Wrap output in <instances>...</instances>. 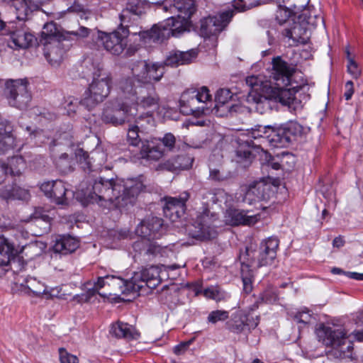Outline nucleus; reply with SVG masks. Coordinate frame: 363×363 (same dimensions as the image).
Wrapping results in <instances>:
<instances>
[{
    "mask_svg": "<svg viewBox=\"0 0 363 363\" xmlns=\"http://www.w3.org/2000/svg\"><path fill=\"white\" fill-rule=\"evenodd\" d=\"M174 4L166 1L160 9L171 13L177 12V17H168L165 22L154 25L150 30L139 31L144 43H161L171 35L178 37L191 26V17L196 11L194 0H173Z\"/></svg>",
    "mask_w": 363,
    "mask_h": 363,
    "instance_id": "obj_1",
    "label": "nucleus"
},
{
    "mask_svg": "<svg viewBox=\"0 0 363 363\" xmlns=\"http://www.w3.org/2000/svg\"><path fill=\"white\" fill-rule=\"evenodd\" d=\"M144 186L138 180L129 179L127 182L123 180L106 179L100 177L95 180L92 186V191L88 195L92 202L109 201L121 204V201L124 204L131 203L143 190Z\"/></svg>",
    "mask_w": 363,
    "mask_h": 363,
    "instance_id": "obj_2",
    "label": "nucleus"
},
{
    "mask_svg": "<svg viewBox=\"0 0 363 363\" xmlns=\"http://www.w3.org/2000/svg\"><path fill=\"white\" fill-rule=\"evenodd\" d=\"M294 72L295 68L281 57L273 58L270 77L276 86L272 89L270 96L284 105L290 106L295 100V94L308 88L306 82L298 84L295 81Z\"/></svg>",
    "mask_w": 363,
    "mask_h": 363,
    "instance_id": "obj_3",
    "label": "nucleus"
},
{
    "mask_svg": "<svg viewBox=\"0 0 363 363\" xmlns=\"http://www.w3.org/2000/svg\"><path fill=\"white\" fill-rule=\"evenodd\" d=\"M315 334L319 342L330 347L328 352L330 357L344 359L352 356L353 343L342 327L320 323L316 326Z\"/></svg>",
    "mask_w": 363,
    "mask_h": 363,
    "instance_id": "obj_4",
    "label": "nucleus"
},
{
    "mask_svg": "<svg viewBox=\"0 0 363 363\" xmlns=\"http://www.w3.org/2000/svg\"><path fill=\"white\" fill-rule=\"evenodd\" d=\"M143 118L147 120L149 123L152 121L150 116L140 115L135 118V125H130L127 133V142L131 149L129 151L132 153L130 160L136 162L140 159H146L151 160H158L164 155L162 148L156 145L154 141L147 140H143L140 138V128H143L141 121Z\"/></svg>",
    "mask_w": 363,
    "mask_h": 363,
    "instance_id": "obj_5",
    "label": "nucleus"
},
{
    "mask_svg": "<svg viewBox=\"0 0 363 363\" xmlns=\"http://www.w3.org/2000/svg\"><path fill=\"white\" fill-rule=\"evenodd\" d=\"M121 96L122 99L130 101L132 106H135L136 115L138 108L148 110L144 116L151 114L149 112L157 110L160 107V98L153 85L140 86L137 87L134 84V80L130 77L121 80Z\"/></svg>",
    "mask_w": 363,
    "mask_h": 363,
    "instance_id": "obj_6",
    "label": "nucleus"
},
{
    "mask_svg": "<svg viewBox=\"0 0 363 363\" xmlns=\"http://www.w3.org/2000/svg\"><path fill=\"white\" fill-rule=\"evenodd\" d=\"M223 192L217 193L207 191L203 199H206L204 203L202 212H199L194 223L187 225L186 231L189 236L199 240H207L216 238L217 233L214 227L211 226V222L214 215L211 214L208 209L210 203H216L218 201V196Z\"/></svg>",
    "mask_w": 363,
    "mask_h": 363,
    "instance_id": "obj_7",
    "label": "nucleus"
},
{
    "mask_svg": "<svg viewBox=\"0 0 363 363\" xmlns=\"http://www.w3.org/2000/svg\"><path fill=\"white\" fill-rule=\"evenodd\" d=\"M113 84V77L110 72L99 69L94 74L91 83L84 93V97L79 104L91 110L109 95Z\"/></svg>",
    "mask_w": 363,
    "mask_h": 363,
    "instance_id": "obj_8",
    "label": "nucleus"
},
{
    "mask_svg": "<svg viewBox=\"0 0 363 363\" xmlns=\"http://www.w3.org/2000/svg\"><path fill=\"white\" fill-rule=\"evenodd\" d=\"M121 82L118 85L117 96L108 101L102 113V120L115 125L130 122L135 118L136 109L130 101L122 99L121 94Z\"/></svg>",
    "mask_w": 363,
    "mask_h": 363,
    "instance_id": "obj_9",
    "label": "nucleus"
},
{
    "mask_svg": "<svg viewBox=\"0 0 363 363\" xmlns=\"http://www.w3.org/2000/svg\"><path fill=\"white\" fill-rule=\"evenodd\" d=\"M212 104L211 95L206 86L189 89L182 93L179 100L180 111L186 115L204 113L211 109Z\"/></svg>",
    "mask_w": 363,
    "mask_h": 363,
    "instance_id": "obj_10",
    "label": "nucleus"
},
{
    "mask_svg": "<svg viewBox=\"0 0 363 363\" xmlns=\"http://www.w3.org/2000/svg\"><path fill=\"white\" fill-rule=\"evenodd\" d=\"M131 73L133 77L130 78L133 79L134 82H137L146 86L152 85L162 78L164 66L162 63L140 60L132 65Z\"/></svg>",
    "mask_w": 363,
    "mask_h": 363,
    "instance_id": "obj_11",
    "label": "nucleus"
},
{
    "mask_svg": "<svg viewBox=\"0 0 363 363\" xmlns=\"http://www.w3.org/2000/svg\"><path fill=\"white\" fill-rule=\"evenodd\" d=\"M129 34L128 28L121 26L111 33L99 30L97 40L111 54L120 55L127 46V38Z\"/></svg>",
    "mask_w": 363,
    "mask_h": 363,
    "instance_id": "obj_12",
    "label": "nucleus"
},
{
    "mask_svg": "<svg viewBox=\"0 0 363 363\" xmlns=\"http://www.w3.org/2000/svg\"><path fill=\"white\" fill-rule=\"evenodd\" d=\"M279 244V241L277 238L271 237L261 242L258 250L246 247L242 252H247L250 260L254 259V267L259 269L273 264L277 257Z\"/></svg>",
    "mask_w": 363,
    "mask_h": 363,
    "instance_id": "obj_13",
    "label": "nucleus"
},
{
    "mask_svg": "<svg viewBox=\"0 0 363 363\" xmlns=\"http://www.w3.org/2000/svg\"><path fill=\"white\" fill-rule=\"evenodd\" d=\"M28 82L24 79H10L6 83L9 103L19 109L26 108L30 101L31 94L28 89Z\"/></svg>",
    "mask_w": 363,
    "mask_h": 363,
    "instance_id": "obj_14",
    "label": "nucleus"
},
{
    "mask_svg": "<svg viewBox=\"0 0 363 363\" xmlns=\"http://www.w3.org/2000/svg\"><path fill=\"white\" fill-rule=\"evenodd\" d=\"M259 127L256 125L248 133L249 138L259 139ZM262 150V143L257 144L251 139H248L239 145L236 150L237 162L243 164L244 167L249 165L255 156V152Z\"/></svg>",
    "mask_w": 363,
    "mask_h": 363,
    "instance_id": "obj_15",
    "label": "nucleus"
},
{
    "mask_svg": "<svg viewBox=\"0 0 363 363\" xmlns=\"http://www.w3.org/2000/svg\"><path fill=\"white\" fill-rule=\"evenodd\" d=\"M233 16V11L228 9L218 16H208L201 20V33L204 37L216 35L230 23Z\"/></svg>",
    "mask_w": 363,
    "mask_h": 363,
    "instance_id": "obj_16",
    "label": "nucleus"
},
{
    "mask_svg": "<svg viewBox=\"0 0 363 363\" xmlns=\"http://www.w3.org/2000/svg\"><path fill=\"white\" fill-rule=\"evenodd\" d=\"M161 267L152 265L133 274L132 278L135 293L147 286L150 289L156 288L162 281L160 277Z\"/></svg>",
    "mask_w": 363,
    "mask_h": 363,
    "instance_id": "obj_17",
    "label": "nucleus"
},
{
    "mask_svg": "<svg viewBox=\"0 0 363 363\" xmlns=\"http://www.w3.org/2000/svg\"><path fill=\"white\" fill-rule=\"evenodd\" d=\"M303 133V126L296 121H289L277 129L272 140L275 147H284L301 137Z\"/></svg>",
    "mask_w": 363,
    "mask_h": 363,
    "instance_id": "obj_18",
    "label": "nucleus"
},
{
    "mask_svg": "<svg viewBox=\"0 0 363 363\" xmlns=\"http://www.w3.org/2000/svg\"><path fill=\"white\" fill-rule=\"evenodd\" d=\"M40 189L48 198L58 205L66 204L67 195L70 193L65 183L58 179L43 182Z\"/></svg>",
    "mask_w": 363,
    "mask_h": 363,
    "instance_id": "obj_19",
    "label": "nucleus"
},
{
    "mask_svg": "<svg viewBox=\"0 0 363 363\" xmlns=\"http://www.w3.org/2000/svg\"><path fill=\"white\" fill-rule=\"evenodd\" d=\"M162 219L151 216L143 220L136 228L138 235L148 240L157 239L163 233Z\"/></svg>",
    "mask_w": 363,
    "mask_h": 363,
    "instance_id": "obj_20",
    "label": "nucleus"
},
{
    "mask_svg": "<svg viewBox=\"0 0 363 363\" xmlns=\"http://www.w3.org/2000/svg\"><path fill=\"white\" fill-rule=\"evenodd\" d=\"M271 186L262 181L255 182L247 188L243 202L249 205L255 204L261 201H266L269 199Z\"/></svg>",
    "mask_w": 363,
    "mask_h": 363,
    "instance_id": "obj_21",
    "label": "nucleus"
},
{
    "mask_svg": "<svg viewBox=\"0 0 363 363\" xmlns=\"http://www.w3.org/2000/svg\"><path fill=\"white\" fill-rule=\"evenodd\" d=\"M189 198L188 192L184 191L177 197H169L167 199L165 206L164 207V213L172 222L177 221L182 216L186 211V202Z\"/></svg>",
    "mask_w": 363,
    "mask_h": 363,
    "instance_id": "obj_22",
    "label": "nucleus"
},
{
    "mask_svg": "<svg viewBox=\"0 0 363 363\" xmlns=\"http://www.w3.org/2000/svg\"><path fill=\"white\" fill-rule=\"evenodd\" d=\"M66 49L58 39L49 41L44 46V55L52 66H58L62 62Z\"/></svg>",
    "mask_w": 363,
    "mask_h": 363,
    "instance_id": "obj_23",
    "label": "nucleus"
},
{
    "mask_svg": "<svg viewBox=\"0 0 363 363\" xmlns=\"http://www.w3.org/2000/svg\"><path fill=\"white\" fill-rule=\"evenodd\" d=\"M239 260L241 264V277L243 283V289L247 294H248L251 292L252 289V272L254 269H257L253 264H255V260H250L247 252H240Z\"/></svg>",
    "mask_w": 363,
    "mask_h": 363,
    "instance_id": "obj_24",
    "label": "nucleus"
},
{
    "mask_svg": "<svg viewBox=\"0 0 363 363\" xmlns=\"http://www.w3.org/2000/svg\"><path fill=\"white\" fill-rule=\"evenodd\" d=\"M247 212L236 209L229 208L226 210L225 218L227 223L231 225H253L258 220L257 216L247 215Z\"/></svg>",
    "mask_w": 363,
    "mask_h": 363,
    "instance_id": "obj_25",
    "label": "nucleus"
},
{
    "mask_svg": "<svg viewBox=\"0 0 363 363\" xmlns=\"http://www.w3.org/2000/svg\"><path fill=\"white\" fill-rule=\"evenodd\" d=\"M12 132L13 127L9 121H0V154L7 153L16 146Z\"/></svg>",
    "mask_w": 363,
    "mask_h": 363,
    "instance_id": "obj_26",
    "label": "nucleus"
},
{
    "mask_svg": "<svg viewBox=\"0 0 363 363\" xmlns=\"http://www.w3.org/2000/svg\"><path fill=\"white\" fill-rule=\"evenodd\" d=\"M282 34L284 37L289 38L290 45L306 44L310 38L308 30L299 23H294V26L291 28H285Z\"/></svg>",
    "mask_w": 363,
    "mask_h": 363,
    "instance_id": "obj_27",
    "label": "nucleus"
},
{
    "mask_svg": "<svg viewBox=\"0 0 363 363\" xmlns=\"http://www.w3.org/2000/svg\"><path fill=\"white\" fill-rule=\"evenodd\" d=\"M79 246V240L70 235L57 237L52 246L55 253L63 255L74 252Z\"/></svg>",
    "mask_w": 363,
    "mask_h": 363,
    "instance_id": "obj_28",
    "label": "nucleus"
},
{
    "mask_svg": "<svg viewBox=\"0 0 363 363\" xmlns=\"http://www.w3.org/2000/svg\"><path fill=\"white\" fill-rule=\"evenodd\" d=\"M197 52L190 50L186 52L172 51L167 57L164 66L178 67L182 65L189 64L196 57Z\"/></svg>",
    "mask_w": 363,
    "mask_h": 363,
    "instance_id": "obj_29",
    "label": "nucleus"
},
{
    "mask_svg": "<svg viewBox=\"0 0 363 363\" xmlns=\"http://www.w3.org/2000/svg\"><path fill=\"white\" fill-rule=\"evenodd\" d=\"M34 38V36L26 29L21 27L11 33V41L9 45L13 49H25L32 44Z\"/></svg>",
    "mask_w": 363,
    "mask_h": 363,
    "instance_id": "obj_30",
    "label": "nucleus"
},
{
    "mask_svg": "<svg viewBox=\"0 0 363 363\" xmlns=\"http://www.w3.org/2000/svg\"><path fill=\"white\" fill-rule=\"evenodd\" d=\"M110 334L116 338H124L126 340H136L140 334L131 325L121 321H117L111 325Z\"/></svg>",
    "mask_w": 363,
    "mask_h": 363,
    "instance_id": "obj_31",
    "label": "nucleus"
},
{
    "mask_svg": "<svg viewBox=\"0 0 363 363\" xmlns=\"http://www.w3.org/2000/svg\"><path fill=\"white\" fill-rule=\"evenodd\" d=\"M106 279L107 285L112 287L114 294L118 293L122 294L135 293L132 277L129 281H127L119 277L107 275Z\"/></svg>",
    "mask_w": 363,
    "mask_h": 363,
    "instance_id": "obj_32",
    "label": "nucleus"
},
{
    "mask_svg": "<svg viewBox=\"0 0 363 363\" xmlns=\"http://www.w3.org/2000/svg\"><path fill=\"white\" fill-rule=\"evenodd\" d=\"M133 248L135 251H140L141 255L143 254L144 256H147V260H150L151 257L161 255L163 250L160 245L147 239H142L134 242Z\"/></svg>",
    "mask_w": 363,
    "mask_h": 363,
    "instance_id": "obj_33",
    "label": "nucleus"
},
{
    "mask_svg": "<svg viewBox=\"0 0 363 363\" xmlns=\"http://www.w3.org/2000/svg\"><path fill=\"white\" fill-rule=\"evenodd\" d=\"M14 247L4 236H0V267L8 266L14 257Z\"/></svg>",
    "mask_w": 363,
    "mask_h": 363,
    "instance_id": "obj_34",
    "label": "nucleus"
},
{
    "mask_svg": "<svg viewBox=\"0 0 363 363\" xmlns=\"http://www.w3.org/2000/svg\"><path fill=\"white\" fill-rule=\"evenodd\" d=\"M248 101L254 104L255 111L263 114L271 110V101L266 96L250 92L248 96Z\"/></svg>",
    "mask_w": 363,
    "mask_h": 363,
    "instance_id": "obj_35",
    "label": "nucleus"
},
{
    "mask_svg": "<svg viewBox=\"0 0 363 363\" xmlns=\"http://www.w3.org/2000/svg\"><path fill=\"white\" fill-rule=\"evenodd\" d=\"M25 286L36 297H40L48 292L47 286L34 277H27Z\"/></svg>",
    "mask_w": 363,
    "mask_h": 363,
    "instance_id": "obj_36",
    "label": "nucleus"
},
{
    "mask_svg": "<svg viewBox=\"0 0 363 363\" xmlns=\"http://www.w3.org/2000/svg\"><path fill=\"white\" fill-rule=\"evenodd\" d=\"M6 165L9 167V174L13 177L21 175L26 167V162L21 156H16L11 158Z\"/></svg>",
    "mask_w": 363,
    "mask_h": 363,
    "instance_id": "obj_37",
    "label": "nucleus"
},
{
    "mask_svg": "<svg viewBox=\"0 0 363 363\" xmlns=\"http://www.w3.org/2000/svg\"><path fill=\"white\" fill-rule=\"evenodd\" d=\"M13 6L16 11V18L20 21L26 19L30 9L26 0H4Z\"/></svg>",
    "mask_w": 363,
    "mask_h": 363,
    "instance_id": "obj_38",
    "label": "nucleus"
},
{
    "mask_svg": "<svg viewBox=\"0 0 363 363\" xmlns=\"http://www.w3.org/2000/svg\"><path fill=\"white\" fill-rule=\"evenodd\" d=\"M232 98V94L228 89H220L217 91L215 96V106L212 109L218 110L220 106H224Z\"/></svg>",
    "mask_w": 363,
    "mask_h": 363,
    "instance_id": "obj_39",
    "label": "nucleus"
},
{
    "mask_svg": "<svg viewBox=\"0 0 363 363\" xmlns=\"http://www.w3.org/2000/svg\"><path fill=\"white\" fill-rule=\"evenodd\" d=\"M259 139L262 143L269 142L273 146L275 147V143L272 140L274 135H277V129H274L270 126L258 125Z\"/></svg>",
    "mask_w": 363,
    "mask_h": 363,
    "instance_id": "obj_40",
    "label": "nucleus"
},
{
    "mask_svg": "<svg viewBox=\"0 0 363 363\" xmlns=\"http://www.w3.org/2000/svg\"><path fill=\"white\" fill-rule=\"evenodd\" d=\"M42 34L45 35V39L48 42L52 41L53 39H57L56 36L58 34V30L56 24L54 22L45 24Z\"/></svg>",
    "mask_w": 363,
    "mask_h": 363,
    "instance_id": "obj_41",
    "label": "nucleus"
},
{
    "mask_svg": "<svg viewBox=\"0 0 363 363\" xmlns=\"http://www.w3.org/2000/svg\"><path fill=\"white\" fill-rule=\"evenodd\" d=\"M228 174L221 171L220 167H215L213 164H209V179L213 181L221 182L227 179Z\"/></svg>",
    "mask_w": 363,
    "mask_h": 363,
    "instance_id": "obj_42",
    "label": "nucleus"
},
{
    "mask_svg": "<svg viewBox=\"0 0 363 363\" xmlns=\"http://www.w3.org/2000/svg\"><path fill=\"white\" fill-rule=\"evenodd\" d=\"M143 2L140 0H130L127 4L126 11L136 16L143 13Z\"/></svg>",
    "mask_w": 363,
    "mask_h": 363,
    "instance_id": "obj_43",
    "label": "nucleus"
},
{
    "mask_svg": "<svg viewBox=\"0 0 363 363\" xmlns=\"http://www.w3.org/2000/svg\"><path fill=\"white\" fill-rule=\"evenodd\" d=\"M56 165L59 169L63 172L70 170L71 162L69 155L67 153L62 154L56 161Z\"/></svg>",
    "mask_w": 363,
    "mask_h": 363,
    "instance_id": "obj_44",
    "label": "nucleus"
},
{
    "mask_svg": "<svg viewBox=\"0 0 363 363\" xmlns=\"http://www.w3.org/2000/svg\"><path fill=\"white\" fill-rule=\"evenodd\" d=\"M228 329L235 333H240L244 330L245 327V323L244 318H240L238 319H233L228 322Z\"/></svg>",
    "mask_w": 363,
    "mask_h": 363,
    "instance_id": "obj_45",
    "label": "nucleus"
},
{
    "mask_svg": "<svg viewBox=\"0 0 363 363\" xmlns=\"http://www.w3.org/2000/svg\"><path fill=\"white\" fill-rule=\"evenodd\" d=\"M228 312L226 311H213L209 313L208 320L213 324L218 321H223L228 318Z\"/></svg>",
    "mask_w": 363,
    "mask_h": 363,
    "instance_id": "obj_46",
    "label": "nucleus"
},
{
    "mask_svg": "<svg viewBox=\"0 0 363 363\" xmlns=\"http://www.w3.org/2000/svg\"><path fill=\"white\" fill-rule=\"evenodd\" d=\"M203 295L208 298H211L216 301L223 299L224 294L217 287L211 286L203 291Z\"/></svg>",
    "mask_w": 363,
    "mask_h": 363,
    "instance_id": "obj_47",
    "label": "nucleus"
},
{
    "mask_svg": "<svg viewBox=\"0 0 363 363\" xmlns=\"http://www.w3.org/2000/svg\"><path fill=\"white\" fill-rule=\"evenodd\" d=\"M98 291L94 286L91 289H89L84 294L74 296L73 300L78 303L88 302L96 294H99Z\"/></svg>",
    "mask_w": 363,
    "mask_h": 363,
    "instance_id": "obj_48",
    "label": "nucleus"
},
{
    "mask_svg": "<svg viewBox=\"0 0 363 363\" xmlns=\"http://www.w3.org/2000/svg\"><path fill=\"white\" fill-rule=\"evenodd\" d=\"M60 361L61 363H79L78 358L67 352L64 348L59 349Z\"/></svg>",
    "mask_w": 363,
    "mask_h": 363,
    "instance_id": "obj_49",
    "label": "nucleus"
},
{
    "mask_svg": "<svg viewBox=\"0 0 363 363\" xmlns=\"http://www.w3.org/2000/svg\"><path fill=\"white\" fill-rule=\"evenodd\" d=\"M263 83V80L260 77L258 76H250L246 78V84L247 86H250L254 91V94H257V91L259 87L262 86Z\"/></svg>",
    "mask_w": 363,
    "mask_h": 363,
    "instance_id": "obj_50",
    "label": "nucleus"
},
{
    "mask_svg": "<svg viewBox=\"0 0 363 363\" xmlns=\"http://www.w3.org/2000/svg\"><path fill=\"white\" fill-rule=\"evenodd\" d=\"M292 11L286 6L279 5L277 12V19L280 23H283L291 17Z\"/></svg>",
    "mask_w": 363,
    "mask_h": 363,
    "instance_id": "obj_51",
    "label": "nucleus"
},
{
    "mask_svg": "<svg viewBox=\"0 0 363 363\" xmlns=\"http://www.w3.org/2000/svg\"><path fill=\"white\" fill-rule=\"evenodd\" d=\"M30 198L29 191L19 186H13V199L27 201Z\"/></svg>",
    "mask_w": 363,
    "mask_h": 363,
    "instance_id": "obj_52",
    "label": "nucleus"
},
{
    "mask_svg": "<svg viewBox=\"0 0 363 363\" xmlns=\"http://www.w3.org/2000/svg\"><path fill=\"white\" fill-rule=\"evenodd\" d=\"M91 30L84 26H80L77 30L67 32L69 35H73L74 39L79 40L87 38L90 34Z\"/></svg>",
    "mask_w": 363,
    "mask_h": 363,
    "instance_id": "obj_53",
    "label": "nucleus"
},
{
    "mask_svg": "<svg viewBox=\"0 0 363 363\" xmlns=\"http://www.w3.org/2000/svg\"><path fill=\"white\" fill-rule=\"evenodd\" d=\"M294 320L298 323L307 325L311 320V315L308 311H301L297 313L294 318Z\"/></svg>",
    "mask_w": 363,
    "mask_h": 363,
    "instance_id": "obj_54",
    "label": "nucleus"
},
{
    "mask_svg": "<svg viewBox=\"0 0 363 363\" xmlns=\"http://www.w3.org/2000/svg\"><path fill=\"white\" fill-rule=\"evenodd\" d=\"M262 298L266 303H272L277 301V295L274 290L267 289L262 293Z\"/></svg>",
    "mask_w": 363,
    "mask_h": 363,
    "instance_id": "obj_55",
    "label": "nucleus"
},
{
    "mask_svg": "<svg viewBox=\"0 0 363 363\" xmlns=\"http://www.w3.org/2000/svg\"><path fill=\"white\" fill-rule=\"evenodd\" d=\"M161 141L164 147L172 150L174 147L176 138L172 133H167L161 139Z\"/></svg>",
    "mask_w": 363,
    "mask_h": 363,
    "instance_id": "obj_56",
    "label": "nucleus"
},
{
    "mask_svg": "<svg viewBox=\"0 0 363 363\" xmlns=\"http://www.w3.org/2000/svg\"><path fill=\"white\" fill-rule=\"evenodd\" d=\"M76 158L77 161L82 164L84 163L88 167H89L90 162L89 160V155L82 149H79L76 152Z\"/></svg>",
    "mask_w": 363,
    "mask_h": 363,
    "instance_id": "obj_57",
    "label": "nucleus"
},
{
    "mask_svg": "<svg viewBox=\"0 0 363 363\" xmlns=\"http://www.w3.org/2000/svg\"><path fill=\"white\" fill-rule=\"evenodd\" d=\"M347 71L354 78H357L360 74L357 63L352 59H349V64L347 65Z\"/></svg>",
    "mask_w": 363,
    "mask_h": 363,
    "instance_id": "obj_58",
    "label": "nucleus"
},
{
    "mask_svg": "<svg viewBox=\"0 0 363 363\" xmlns=\"http://www.w3.org/2000/svg\"><path fill=\"white\" fill-rule=\"evenodd\" d=\"M13 187H2L0 189V196L4 199H13Z\"/></svg>",
    "mask_w": 363,
    "mask_h": 363,
    "instance_id": "obj_59",
    "label": "nucleus"
},
{
    "mask_svg": "<svg viewBox=\"0 0 363 363\" xmlns=\"http://www.w3.org/2000/svg\"><path fill=\"white\" fill-rule=\"evenodd\" d=\"M244 319H245V326H247L250 329L255 328L257 326V325L259 323V320L258 316H256L255 318H254V317L249 318V317L245 316Z\"/></svg>",
    "mask_w": 363,
    "mask_h": 363,
    "instance_id": "obj_60",
    "label": "nucleus"
},
{
    "mask_svg": "<svg viewBox=\"0 0 363 363\" xmlns=\"http://www.w3.org/2000/svg\"><path fill=\"white\" fill-rule=\"evenodd\" d=\"M354 94V87L353 82L352 81H348L345 84V92L344 94V96L346 100H350L352 98V94Z\"/></svg>",
    "mask_w": 363,
    "mask_h": 363,
    "instance_id": "obj_61",
    "label": "nucleus"
},
{
    "mask_svg": "<svg viewBox=\"0 0 363 363\" xmlns=\"http://www.w3.org/2000/svg\"><path fill=\"white\" fill-rule=\"evenodd\" d=\"M192 341L193 340H191L188 342H182L181 344L177 345L174 349V353L177 354H182L189 347V345L192 342Z\"/></svg>",
    "mask_w": 363,
    "mask_h": 363,
    "instance_id": "obj_62",
    "label": "nucleus"
},
{
    "mask_svg": "<svg viewBox=\"0 0 363 363\" xmlns=\"http://www.w3.org/2000/svg\"><path fill=\"white\" fill-rule=\"evenodd\" d=\"M9 167L4 162H0V184H1L6 179L9 174Z\"/></svg>",
    "mask_w": 363,
    "mask_h": 363,
    "instance_id": "obj_63",
    "label": "nucleus"
},
{
    "mask_svg": "<svg viewBox=\"0 0 363 363\" xmlns=\"http://www.w3.org/2000/svg\"><path fill=\"white\" fill-rule=\"evenodd\" d=\"M60 290L59 288H51L50 290L48 289V292L44 294L47 296V298H52L54 297L62 298V296L60 294Z\"/></svg>",
    "mask_w": 363,
    "mask_h": 363,
    "instance_id": "obj_64",
    "label": "nucleus"
}]
</instances>
